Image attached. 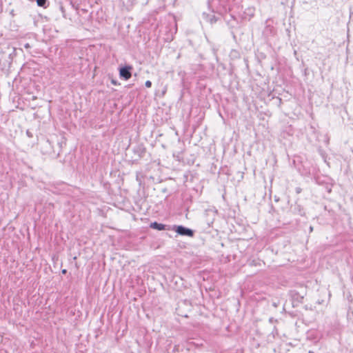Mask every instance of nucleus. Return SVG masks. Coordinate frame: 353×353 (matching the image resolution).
Here are the masks:
<instances>
[{
	"label": "nucleus",
	"mask_w": 353,
	"mask_h": 353,
	"mask_svg": "<svg viewBox=\"0 0 353 353\" xmlns=\"http://www.w3.org/2000/svg\"><path fill=\"white\" fill-rule=\"evenodd\" d=\"M241 2V0H212L210 6L214 8L212 12L223 15L232 12L235 8H239Z\"/></svg>",
	"instance_id": "f257e3e1"
},
{
	"label": "nucleus",
	"mask_w": 353,
	"mask_h": 353,
	"mask_svg": "<svg viewBox=\"0 0 353 353\" xmlns=\"http://www.w3.org/2000/svg\"><path fill=\"white\" fill-rule=\"evenodd\" d=\"M172 230L176 232L179 235L185 236L189 237H193L194 234V231L190 228H186L183 225H174L172 226Z\"/></svg>",
	"instance_id": "f03ea898"
},
{
	"label": "nucleus",
	"mask_w": 353,
	"mask_h": 353,
	"mask_svg": "<svg viewBox=\"0 0 353 353\" xmlns=\"http://www.w3.org/2000/svg\"><path fill=\"white\" fill-rule=\"evenodd\" d=\"M132 67L129 65H126L125 66L121 67L119 68V76L121 78L124 80H128L132 77Z\"/></svg>",
	"instance_id": "7ed1b4c3"
},
{
	"label": "nucleus",
	"mask_w": 353,
	"mask_h": 353,
	"mask_svg": "<svg viewBox=\"0 0 353 353\" xmlns=\"http://www.w3.org/2000/svg\"><path fill=\"white\" fill-rule=\"evenodd\" d=\"M132 151L139 159H141L144 156V154L146 152V149H145V146L143 145V144L141 143V144H138V145H135L133 148Z\"/></svg>",
	"instance_id": "20e7f679"
},
{
	"label": "nucleus",
	"mask_w": 353,
	"mask_h": 353,
	"mask_svg": "<svg viewBox=\"0 0 353 353\" xmlns=\"http://www.w3.org/2000/svg\"><path fill=\"white\" fill-rule=\"evenodd\" d=\"M150 227L152 229L157 230L159 231L170 230L172 229V227L170 225L159 223L156 221L151 223Z\"/></svg>",
	"instance_id": "39448f33"
},
{
	"label": "nucleus",
	"mask_w": 353,
	"mask_h": 353,
	"mask_svg": "<svg viewBox=\"0 0 353 353\" xmlns=\"http://www.w3.org/2000/svg\"><path fill=\"white\" fill-rule=\"evenodd\" d=\"M290 294H291V297H292L293 301H296L297 303L303 302L305 294H301L300 292H299L296 290H292L290 292Z\"/></svg>",
	"instance_id": "423d86ee"
},
{
	"label": "nucleus",
	"mask_w": 353,
	"mask_h": 353,
	"mask_svg": "<svg viewBox=\"0 0 353 353\" xmlns=\"http://www.w3.org/2000/svg\"><path fill=\"white\" fill-rule=\"evenodd\" d=\"M202 16L203 19L205 20L207 22L210 23V24L216 23L219 19V18L216 17L214 14H208L206 12H203Z\"/></svg>",
	"instance_id": "0eeeda50"
},
{
	"label": "nucleus",
	"mask_w": 353,
	"mask_h": 353,
	"mask_svg": "<svg viewBox=\"0 0 353 353\" xmlns=\"http://www.w3.org/2000/svg\"><path fill=\"white\" fill-rule=\"evenodd\" d=\"M294 214L303 216L305 214L303 208L299 203H296L293 206L291 207Z\"/></svg>",
	"instance_id": "6e6552de"
},
{
	"label": "nucleus",
	"mask_w": 353,
	"mask_h": 353,
	"mask_svg": "<svg viewBox=\"0 0 353 353\" xmlns=\"http://www.w3.org/2000/svg\"><path fill=\"white\" fill-rule=\"evenodd\" d=\"M274 33V27L270 25H267L263 30V34L266 37L272 35Z\"/></svg>",
	"instance_id": "1a4fd4ad"
},
{
	"label": "nucleus",
	"mask_w": 353,
	"mask_h": 353,
	"mask_svg": "<svg viewBox=\"0 0 353 353\" xmlns=\"http://www.w3.org/2000/svg\"><path fill=\"white\" fill-rule=\"evenodd\" d=\"M37 4L39 7L46 8L49 6L48 0H37Z\"/></svg>",
	"instance_id": "9d476101"
},
{
	"label": "nucleus",
	"mask_w": 353,
	"mask_h": 353,
	"mask_svg": "<svg viewBox=\"0 0 353 353\" xmlns=\"http://www.w3.org/2000/svg\"><path fill=\"white\" fill-rule=\"evenodd\" d=\"M145 85L147 88H150L152 86V82L148 80L145 81Z\"/></svg>",
	"instance_id": "9b49d317"
},
{
	"label": "nucleus",
	"mask_w": 353,
	"mask_h": 353,
	"mask_svg": "<svg viewBox=\"0 0 353 353\" xmlns=\"http://www.w3.org/2000/svg\"><path fill=\"white\" fill-rule=\"evenodd\" d=\"M111 82H112V84H114V85H117V82L115 80H114V79H112V80L111 81Z\"/></svg>",
	"instance_id": "f8f14e48"
},
{
	"label": "nucleus",
	"mask_w": 353,
	"mask_h": 353,
	"mask_svg": "<svg viewBox=\"0 0 353 353\" xmlns=\"http://www.w3.org/2000/svg\"><path fill=\"white\" fill-rule=\"evenodd\" d=\"M313 231V227L312 226H310L309 228V232H312Z\"/></svg>",
	"instance_id": "ddd939ff"
},
{
	"label": "nucleus",
	"mask_w": 353,
	"mask_h": 353,
	"mask_svg": "<svg viewBox=\"0 0 353 353\" xmlns=\"http://www.w3.org/2000/svg\"><path fill=\"white\" fill-rule=\"evenodd\" d=\"M62 274H65L67 272V270L65 269H63L61 270Z\"/></svg>",
	"instance_id": "4468645a"
},
{
	"label": "nucleus",
	"mask_w": 353,
	"mask_h": 353,
	"mask_svg": "<svg viewBox=\"0 0 353 353\" xmlns=\"http://www.w3.org/2000/svg\"><path fill=\"white\" fill-rule=\"evenodd\" d=\"M24 47H25L26 48H30V45H29L28 43H26V44L24 46Z\"/></svg>",
	"instance_id": "2eb2a0df"
},
{
	"label": "nucleus",
	"mask_w": 353,
	"mask_h": 353,
	"mask_svg": "<svg viewBox=\"0 0 353 353\" xmlns=\"http://www.w3.org/2000/svg\"><path fill=\"white\" fill-rule=\"evenodd\" d=\"M165 92H166L165 89L164 90H163V94H165Z\"/></svg>",
	"instance_id": "dca6fc26"
},
{
	"label": "nucleus",
	"mask_w": 353,
	"mask_h": 353,
	"mask_svg": "<svg viewBox=\"0 0 353 353\" xmlns=\"http://www.w3.org/2000/svg\"><path fill=\"white\" fill-rule=\"evenodd\" d=\"M308 353H314L312 351L310 350Z\"/></svg>",
	"instance_id": "f3484780"
}]
</instances>
